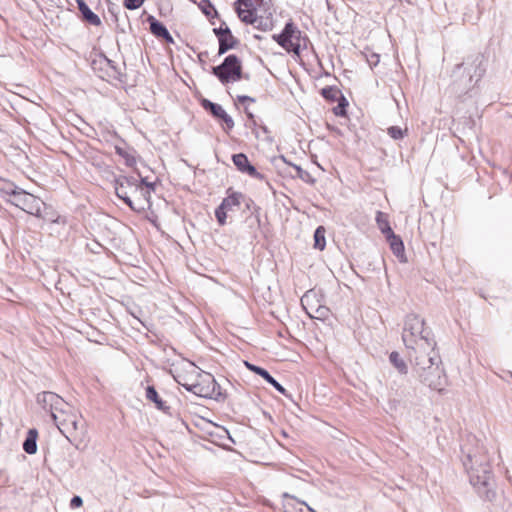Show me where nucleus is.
Segmentation results:
<instances>
[{"instance_id": "1", "label": "nucleus", "mask_w": 512, "mask_h": 512, "mask_svg": "<svg viewBox=\"0 0 512 512\" xmlns=\"http://www.w3.org/2000/svg\"><path fill=\"white\" fill-rule=\"evenodd\" d=\"M37 402L50 412L59 431L72 443L70 436L78 431L81 418L77 411L62 397L50 391L39 393Z\"/></svg>"}, {"instance_id": "2", "label": "nucleus", "mask_w": 512, "mask_h": 512, "mask_svg": "<svg viewBox=\"0 0 512 512\" xmlns=\"http://www.w3.org/2000/svg\"><path fill=\"white\" fill-rule=\"evenodd\" d=\"M463 465L477 494L486 501H493L496 492L493 488L492 471L488 458L485 455L469 452L463 460Z\"/></svg>"}, {"instance_id": "3", "label": "nucleus", "mask_w": 512, "mask_h": 512, "mask_svg": "<svg viewBox=\"0 0 512 512\" xmlns=\"http://www.w3.org/2000/svg\"><path fill=\"white\" fill-rule=\"evenodd\" d=\"M433 338V332L425 327L423 318L414 313L406 316L402 331V341L405 347L418 345L423 349H431Z\"/></svg>"}, {"instance_id": "4", "label": "nucleus", "mask_w": 512, "mask_h": 512, "mask_svg": "<svg viewBox=\"0 0 512 512\" xmlns=\"http://www.w3.org/2000/svg\"><path fill=\"white\" fill-rule=\"evenodd\" d=\"M272 39L286 52L298 57L309 43V38L292 21L285 24L281 33L273 34Z\"/></svg>"}, {"instance_id": "5", "label": "nucleus", "mask_w": 512, "mask_h": 512, "mask_svg": "<svg viewBox=\"0 0 512 512\" xmlns=\"http://www.w3.org/2000/svg\"><path fill=\"white\" fill-rule=\"evenodd\" d=\"M197 374L200 377V381L197 383H184L180 379V376L175 377V380L187 391L192 392L197 396L215 400H220L224 397L220 385L216 382L212 374L206 372H197Z\"/></svg>"}, {"instance_id": "6", "label": "nucleus", "mask_w": 512, "mask_h": 512, "mask_svg": "<svg viewBox=\"0 0 512 512\" xmlns=\"http://www.w3.org/2000/svg\"><path fill=\"white\" fill-rule=\"evenodd\" d=\"M116 195L123 200L133 211H145V201L136 198L133 200V192H138V180L135 177L119 176L114 180Z\"/></svg>"}, {"instance_id": "7", "label": "nucleus", "mask_w": 512, "mask_h": 512, "mask_svg": "<svg viewBox=\"0 0 512 512\" xmlns=\"http://www.w3.org/2000/svg\"><path fill=\"white\" fill-rule=\"evenodd\" d=\"M212 73L222 84L236 82L242 78L243 74L241 61L236 55L230 54L220 65L212 67Z\"/></svg>"}, {"instance_id": "8", "label": "nucleus", "mask_w": 512, "mask_h": 512, "mask_svg": "<svg viewBox=\"0 0 512 512\" xmlns=\"http://www.w3.org/2000/svg\"><path fill=\"white\" fill-rule=\"evenodd\" d=\"M9 203L22 209L28 214L34 215L38 218H45L42 215V207H46V204L37 196L21 190L17 192L14 199H7Z\"/></svg>"}, {"instance_id": "9", "label": "nucleus", "mask_w": 512, "mask_h": 512, "mask_svg": "<svg viewBox=\"0 0 512 512\" xmlns=\"http://www.w3.org/2000/svg\"><path fill=\"white\" fill-rule=\"evenodd\" d=\"M441 364L430 365L427 369L422 368L416 376L430 389L442 391L446 385V376Z\"/></svg>"}, {"instance_id": "10", "label": "nucleus", "mask_w": 512, "mask_h": 512, "mask_svg": "<svg viewBox=\"0 0 512 512\" xmlns=\"http://www.w3.org/2000/svg\"><path fill=\"white\" fill-rule=\"evenodd\" d=\"M244 198L245 196L241 192L233 191L232 188L227 190V197L222 200L221 204L215 210V217L219 225H225L227 213L235 210V208H239Z\"/></svg>"}, {"instance_id": "11", "label": "nucleus", "mask_w": 512, "mask_h": 512, "mask_svg": "<svg viewBox=\"0 0 512 512\" xmlns=\"http://www.w3.org/2000/svg\"><path fill=\"white\" fill-rule=\"evenodd\" d=\"M463 65L467 66L465 69L469 74V82L478 83L486 72L485 59L481 54L473 56L466 63L458 64L456 68L460 69Z\"/></svg>"}, {"instance_id": "12", "label": "nucleus", "mask_w": 512, "mask_h": 512, "mask_svg": "<svg viewBox=\"0 0 512 512\" xmlns=\"http://www.w3.org/2000/svg\"><path fill=\"white\" fill-rule=\"evenodd\" d=\"M232 161L236 168L242 172L248 174L250 177L262 180L264 179L263 174L259 173L256 168L249 162L248 157L243 153L234 154Z\"/></svg>"}, {"instance_id": "13", "label": "nucleus", "mask_w": 512, "mask_h": 512, "mask_svg": "<svg viewBox=\"0 0 512 512\" xmlns=\"http://www.w3.org/2000/svg\"><path fill=\"white\" fill-rule=\"evenodd\" d=\"M282 498L284 512H316L306 502L298 500L287 492L282 494Z\"/></svg>"}, {"instance_id": "14", "label": "nucleus", "mask_w": 512, "mask_h": 512, "mask_svg": "<svg viewBox=\"0 0 512 512\" xmlns=\"http://www.w3.org/2000/svg\"><path fill=\"white\" fill-rule=\"evenodd\" d=\"M244 364L250 371L261 376L267 383L272 385L279 393L286 397H290V395L287 393V390L274 377H272L266 369L254 365L248 361H245Z\"/></svg>"}, {"instance_id": "15", "label": "nucleus", "mask_w": 512, "mask_h": 512, "mask_svg": "<svg viewBox=\"0 0 512 512\" xmlns=\"http://www.w3.org/2000/svg\"><path fill=\"white\" fill-rule=\"evenodd\" d=\"M147 21L150 25V31L154 36L164 39L167 43H174L173 37L162 22L151 15L148 16Z\"/></svg>"}, {"instance_id": "16", "label": "nucleus", "mask_w": 512, "mask_h": 512, "mask_svg": "<svg viewBox=\"0 0 512 512\" xmlns=\"http://www.w3.org/2000/svg\"><path fill=\"white\" fill-rule=\"evenodd\" d=\"M254 27L261 31H270L272 30L273 23V13L269 10V8L263 9V13L258 12L256 15V21L253 22Z\"/></svg>"}, {"instance_id": "17", "label": "nucleus", "mask_w": 512, "mask_h": 512, "mask_svg": "<svg viewBox=\"0 0 512 512\" xmlns=\"http://www.w3.org/2000/svg\"><path fill=\"white\" fill-rule=\"evenodd\" d=\"M433 345H431V349L421 348L420 346H409L406 347L407 350V357L410 361V363H414V356H417L419 358L425 359V357L432 356V353H438L436 346L437 343L435 341V338L432 339Z\"/></svg>"}, {"instance_id": "18", "label": "nucleus", "mask_w": 512, "mask_h": 512, "mask_svg": "<svg viewBox=\"0 0 512 512\" xmlns=\"http://www.w3.org/2000/svg\"><path fill=\"white\" fill-rule=\"evenodd\" d=\"M442 364L439 353H432V356L425 359L414 356V363H411L415 374L420 373L422 368L427 369L430 365Z\"/></svg>"}, {"instance_id": "19", "label": "nucleus", "mask_w": 512, "mask_h": 512, "mask_svg": "<svg viewBox=\"0 0 512 512\" xmlns=\"http://www.w3.org/2000/svg\"><path fill=\"white\" fill-rule=\"evenodd\" d=\"M79 11L82 14L83 19L93 26L101 25V19L96 15L86 4L84 0H76Z\"/></svg>"}, {"instance_id": "20", "label": "nucleus", "mask_w": 512, "mask_h": 512, "mask_svg": "<svg viewBox=\"0 0 512 512\" xmlns=\"http://www.w3.org/2000/svg\"><path fill=\"white\" fill-rule=\"evenodd\" d=\"M386 237L389 241L393 254L400 260V262H406L407 260L405 258L404 244L401 238L396 236L394 233L393 235L390 234Z\"/></svg>"}, {"instance_id": "21", "label": "nucleus", "mask_w": 512, "mask_h": 512, "mask_svg": "<svg viewBox=\"0 0 512 512\" xmlns=\"http://www.w3.org/2000/svg\"><path fill=\"white\" fill-rule=\"evenodd\" d=\"M236 11L240 20L246 24H253L256 21V15L260 10L253 7H244L237 4Z\"/></svg>"}, {"instance_id": "22", "label": "nucleus", "mask_w": 512, "mask_h": 512, "mask_svg": "<svg viewBox=\"0 0 512 512\" xmlns=\"http://www.w3.org/2000/svg\"><path fill=\"white\" fill-rule=\"evenodd\" d=\"M37 437L38 431L36 429H29L26 439L23 442V450L27 454H35L37 452Z\"/></svg>"}, {"instance_id": "23", "label": "nucleus", "mask_w": 512, "mask_h": 512, "mask_svg": "<svg viewBox=\"0 0 512 512\" xmlns=\"http://www.w3.org/2000/svg\"><path fill=\"white\" fill-rule=\"evenodd\" d=\"M218 55L225 54L228 50L235 48L239 44V40L235 38L232 33L225 34L223 38H220Z\"/></svg>"}, {"instance_id": "24", "label": "nucleus", "mask_w": 512, "mask_h": 512, "mask_svg": "<svg viewBox=\"0 0 512 512\" xmlns=\"http://www.w3.org/2000/svg\"><path fill=\"white\" fill-rule=\"evenodd\" d=\"M201 106L203 107L204 110L208 111L216 119H220L226 112L221 105L205 98L201 100Z\"/></svg>"}, {"instance_id": "25", "label": "nucleus", "mask_w": 512, "mask_h": 512, "mask_svg": "<svg viewBox=\"0 0 512 512\" xmlns=\"http://www.w3.org/2000/svg\"><path fill=\"white\" fill-rule=\"evenodd\" d=\"M146 398L149 401H152L155 404L156 408L161 411L166 412L169 409V407L165 404V402L159 397L154 386H147Z\"/></svg>"}, {"instance_id": "26", "label": "nucleus", "mask_w": 512, "mask_h": 512, "mask_svg": "<svg viewBox=\"0 0 512 512\" xmlns=\"http://www.w3.org/2000/svg\"><path fill=\"white\" fill-rule=\"evenodd\" d=\"M389 361L401 375H406L408 373V366L398 352H391L389 355Z\"/></svg>"}, {"instance_id": "27", "label": "nucleus", "mask_w": 512, "mask_h": 512, "mask_svg": "<svg viewBox=\"0 0 512 512\" xmlns=\"http://www.w3.org/2000/svg\"><path fill=\"white\" fill-rule=\"evenodd\" d=\"M375 220L378 225V228L381 230L383 234H385L386 236L390 234L393 235V230L390 227L388 215L386 213L377 211Z\"/></svg>"}, {"instance_id": "28", "label": "nucleus", "mask_w": 512, "mask_h": 512, "mask_svg": "<svg viewBox=\"0 0 512 512\" xmlns=\"http://www.w3.org/2000/svg\"><path fill=\"white\" fill-rule=\"evenodd\" d=\"M21 190V188L9 181H3L0 183V195H2V197L8 196L9 199H14L16 193Z\"/></svg>"}, {"instance_id": "29", "label": "nucleus", "mask_w": 512, "mask_h": 512, "mask_svg": "<svg viewBox=\"0 0 512 512\" xmlns=\"http://www.w3.org/2000/svg\"><path fill=\"white\" fill-rule=\"evenodd\" d=\"M236 4L244 7L257 8L261 11L265 8H269L270 0H237Z\"/></svg>"}, {"instance_id": "30", "label": "nucleus", "mask_w": 512, "mask_h": 512, "mask_svg": "<svg viewBox=\"0 0 512 512\" xmlns=\"http://www.w3.org/2000/svg\"><path fill=\"white\" fill-rule=\"evenodd\" d=\"M325 229L319 226L314 232V247L323 250L325 248Z\"/></svg>"}, {"instance_id": "31", "label": "nucleus", "mask_w": 512, "mask_h": 512, "mask_svg": "<svg viewBox=\"0 0 512 512\" xmlns=\"http://www.w3.org/2000/svg\"><path fill=\"white\" fill-rule=\"evenodd\" d=\"M199 8L207 17H216L218 12L209 0H202L199 3Z\"/></svg>"}, {"instance_id": "32", "label": "nucleus", "mask_w": 512, "mask_h": 512, "mask_svg": "<svg viewBox=\"0 0 512 512\" xmlns=\"http://www.w3.org/2000/svg\"><path fill=\"white\" fill-rule=\"evenodd\" d=\"M138 190H139L138 192H133L132 199L136 200V198H139L140 200L145 201V208H146L150 204L151 192H150V190H146L139 183H138Z\"/></svg>"}, {"instance_id": "33", "label": "nucleus", "mask_w": 512, "mask_h": 512, "mask_svg": "<svg viewBox=\"0 0 512 512\" xmlns=\"http://www.w3.org/2000/svg\"><path fill=\"white\" fill-rule=\"evenodd\" d=\"M292 167L295 169L296 176L307 183H313L314 179L312 178L311 174L301 168L299 165L292 164Z\"/></svg>"}, {"instance_id": "34", "label": "nucleus", "mask_w": 512, "mask_h": 512, "mask_svg": "<svg viewBox=\"0 0 512 512\" xmlns=\"http://www.w3.org/2000/svg\"><path fill=\"white\" fill-rule=\"evenodd\" d=\"M338 94H340V91L336 89L335 87H325L321 90V95L330 101H336L338 98Z\"/></svg>"}, {"instance_id": "35", "label": "nucleus", "mask_w": 512, "mask_h": 512, "mask_svg": "<svg viewBox=\"0 0 512 512\" xmlns=\"http://www.w3.org/2000/svg\"><path fill=\"white\" fill-rule=\"evenodd\" d=\"M99 63L105 64L112 70V73L109 74L110 76L117 78L118 75H120V71L117 69L115 63L112 60L108 59L106 56H101L99 59Z\"/></svg>"}, {"instance_id": "36", "label": "nucleus", "mask_w": 512, "mask_h": 512, "mask_svg": "<svg viewBox=\"0 0 512 512\" xmlns=\"http://www.w3.org/2000/svg\"><path fill=\"white\" fill-rule=\"evenodd\" d=\"M387 132H388V135L391 138H393L395 140H399V139H402L405 136V133L407 132V129L402 130L398 126H391V127L388 128Z\"/></svg>"}, {"instance_id": "37", "label": "nucleus", "mask_w": 512, "mask_h": 512, "mask_svg": "<svg viewBox=\"0 0 512 512\" xmlns=\"http://www.w3.org/2000/svg\"><path fill=\"white\" fill-rule=\"evenodd\" d=\"M116 153L120 156H122L125 161H126V164L128 166H133L135 163H136V159L133 155L129 154L127 151H125L123 148H120V147H116Z\"/></svg>"}, {"instance_id": "38", "label": "nucleus", "mask_w": 512, "mask_h": 512, "mask_svg": "<svg viewBox=\"0 0 512 512\" xmlns=\"http://www.w3.org/2000/svg\"><path fill=\"white\" fill-rule=\"evenodd\" d=\"M341 101H339L338 105L334 107L333 112L337 116H345L346 115V106L348 105L346 99L343 95L340 96Z\"/></svg>"}, {"instance_id": "39", "label": "nucleus", "mask_w": 512, "mask_h": 512, "mask_svg": "<svg viewBox=\"0 0 512 512\" xmlns=\"http://www.w3.org/2000/svg\"><path fill=\"white\" fill-rule=\"evenodd\" d=\"M367 63L371 68L376 67L380 62V55L374 52L365 53Z\"/></svg>"}, {"instance_id": "40", "label": "nucleus", "mask_w": 512, "mask_h": 512, "mask_svg": "<svg viewBox=\"0 0 512 512\" xmlns=\"http://www.w3.org/2000/svg\"><path fill=\"white\" fill-rule=\"evenodd\" d=\"M145 0H124V7L129 10H135L142 6Z\"/></svg>"}, {"instance_id": "41", "label": "nucleus", "mask_w": 512, "mask_h": 512, "mask_svg": "<svg viewBox=\"0 0 512 512\" xmlns=\"http://www.w3.org/2000/svg\"><path fill=\"white\" fill-rule=\"evenodd\" d=\"M219 120H222V121L224 122V124H225V126H226V127H225V129H226L227 131H229V130L233 129V127H234V121H233L232 117H231L230 115H228V114H227V112H225V113L223 114V116H222Z\"/></svg>"}, {"instance_id": "42", "label": "nucleus", "mask_w": 512, "mask_h": 512, "mask_svg": "<svg viewBox=\"0 0 512 512\" xmlns=\"http://www.w3.org/2000/svg\"><path fill=\"white\" fill-rule=\"evenodd\" d=\"M231 32L230 28L229 27H219V28H214L213 29V33L217 36L218 38V41L220 40V38H223L225 36V34H229Z\"/></svg>"}, {"instance_id": "43", "label": "nucleus", "mask_w": 512, "mask_h": 512, "mask_svg": "<svg viewBox=\"0 0 512 512\" xmlns=\"http://www.w3.org/2000/svg\"><path fill=\"white\" fill-rule=\"evenodd\" d=\"M82 505H83V499L78 495L73 496L72 499L70 500V507L72 509L79 508Z\"/></svg>"}, {"instance_id": "44", "label": "nucleus", "mask_w": 512, "mask_h": 512, "mask_svg": "<svg viewBox=\"0 0 512 512\" xmlns=\"http://www.w3.org/2000/svg\"><path fill=\"white\" fill-rule=\"evenodd\" d=\"M327 312H328V310H327L326 308H324V307H318V308L316 309V314H317V315H315V316H314V315L310 314L309 312H307V313H308V315H309L311 318H317V319H319V318L325 317V316H326V314H327Z\"/></svg>"}, {"instance_id": "45", "label": "nucleus", "mask_w": 512, "mask_h": 512, "mask_svg": "<svg viewBox=\"0 0 512 512\" xmlns=\"http://www.w3.org/2000/svg\"><path fill=\"white\" fill-rule=\"evenodd\" d=\"M138 183H139L142 187H143V186H145V187H146L145 189H146V190H150V192L154 191V189H155V184H154V183H152V182H148V181H147V178H141V180H140V181H138Z\"/></svg>"}, {"instance_id": "46", "label": "nucleus", "mask_w": 512, "mask_h": 512, "mask_svg": "<svg viewBox=\"0 0 512 512\" xmlns=\"http://www.w3.org/2000/svg\"><path fill=\"white\" fill-rule=\"evenodd\" d=\"M237 101L244 104L246 102H249V103H254L255 102V98H252L250 96H246V95H238L237 96Z\"/></svg>"}, {"instance_id": "47", "label": "nucleus", "mask_w": 512, "mask_h": 512, "mask_svg": "<svg viewBox=\"0 0 512 512\" xmlns=\"http://www.w3.org/2000/svg\"><path fill=\"white\" fill-rule=\"evenodd\" d=\"M244 111L249 119L254 118V115L249 111L248 107H245Z\"/></svg>"}, {"instance_id": "48", "label": "nucleus", "mask_w": 512, "mask_h": 512, "mask_svg": "<svg viewBox=\"0 0 512 512\" xmlns=\"http://www.w3.org/2000/svg\"><path fill=\"white\" fill-rule=\"evenodd\" d=\"M189 366H190V367H191L195 372H196V370L198 369V368L196 367V365H195L194 363H192V362H189Z\"/></svg>"}, {"instance_id": "49", "label": "nucleus", "mask_w": 512, "mask_h": 512, "mask_svg": "<svg viewBox=\"0 0 512 512\" xmlns=\"http://www.w3.org/2000/svg\"><path fill=\"white\" fill-rule=\"evenodd\" d=\"M308 299V294H305L302 298H301V303L302 305L304 306V301Z\"/></svg>"}, {"instance_id": "50", "label": "nucleus", "mask_w": 512, "mask_h": 512, "mask_svg": "<svg viewBox=\"0 0 512 512\" xmlns=\"http://www.w3.org/2000/svg\"><path fill=\"white\" fill-rule=\"evenodd\" d=\"M255 38H256V39H261L262 37H261V36H259V35H255Z\"/></svg>"}]
</instances>
